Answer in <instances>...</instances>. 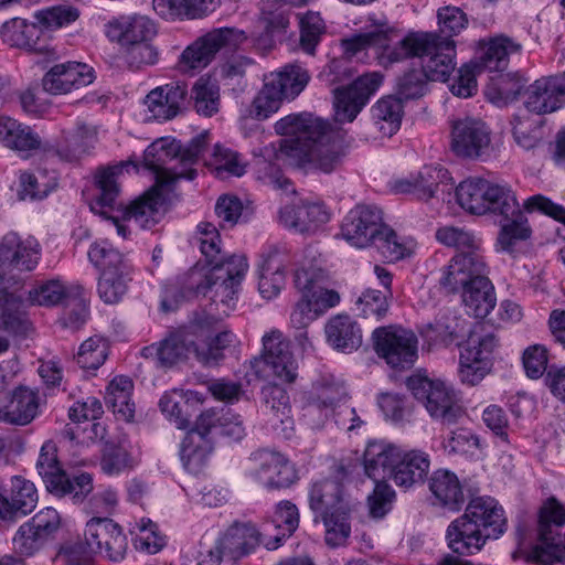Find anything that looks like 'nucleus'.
Masks as SVG:
<instances>
[{
    "label": "nucleus",
    "mask_w": 565,
    "mask_h": 565,
    "mask_svg": "<svg viewBox=\"0 0 565 565\" xmlns=\"http://www.w3.org/2000/svg\"><path fill=\"white\" fill-rule=\"evenodd\" d=\"M275 131L289 136L281 152L306 172L331 173L342 162L344 149L331 125L312 114H290L277 120Z\"/></svg>",
    "instance_id": "obj_1"
},
{
    "label": "nucleus",
    "mask_w": 565,
    "mask_h": 565,
    "mask_svg": "<svg viewBox=\"0 0 565 565\" xmlns=\"http://www.w3.org/2000/svg\"><path fill=\"white\" fill-rule=\"evenodd\" d=\"M130 166L137 169V164L132 160L98 169L95 174L98 194L90 203L92 212L110 223L117 234L125 239L130 235L127 221L134 220L141 228H151L159 223L164 214V198L162 195L164 186L154 184L129 205H125L119 200L120 188L117 178L125 168Z\"/></svg>",
    "instance_id": "obj_2"
},
{
    "label": "nucleus",
    "mask_w": 565,
    "mask_h": 565,
    "mask_svg": "<svg viewBox=\"0 0 565 565\" xmlns=\"http://www.w3.org/2000/svg\"><path fill=\"white\" fill-rule=\"evenodd\" d=\"M246 273L247 265L242 258L227 263V266H216L211 274L192 268L164 285L161 307L164 311H172L198 295H209L214 302L231 307L237 299Z\"/></svg>",
    "instance_id": "obj_3"
},
{
    "label": "nucleus",
    "mask_w": 565,
    "mask_h": 565,
    "mask_svg": "<svg viewBox=\"0 0 565 565\" xmlns=\"http://www.w3.org/2000/svg\"><path fill=\"white\" fill-rule=\"evenodd\" d=\"M507 531L503 508L492 497L472 498L462 515L446 530L447 546L457 555L479 553L489 540L499 539Z\"/></svg>",
    "instance_id": "obj_4"
},
{
    "label": "nucleus",
    "mask_w": 565,
    "mask_h": 565,
    "mask_svg": "<svg viewBox=\"0 0 565 565\" xmlns=\"http://www.w3.org/2000/svg\"><path fill=\"white\" fill-rule=\"evenodd\" d=\"M205 135L193 138L185 147L163 137L154 140L143 152V166L156 175V184L169 188L181 179L196 177L195 163L204 151Z\"/></svg>",
    "instance_id": "obj_5"
},
{
    "label": "nucleus",
    "mask_w": 565,
    "mask_h": 565,
    "mask_svg": "<svg viewBox=\"0 0 565 565\" xmlns=\"http://www.w3.org/2000/svg\"><path fill=\"white\" fill-rule=\"evenodd\" d=\"M456 43L438 32L411 31L398 40L392 60L396 63L418 57L426 79L447 82L456 70Z\"/></svg>",
    "instance_id": "obj_6"
},
{
    "label": "nucleus",
    "mask_w": 565,
    "mask_h": 565,
    "mask_svg": "<svg viewBox=\"0 0 565 565\" xmlns=\"http://www.w3.org/2000/svg\"><path fill=\"white\" fill-rule=\"evenodd\" d=\"M407 387L430 417L443 424H456L465 415L454 388L439 379L416 374L408 377Z\"/></svg>",
    "instance_id": "obj_7"
},
{
    "label": "nucleus",
    "mask_w": 565,
    "mask_h": 565,
    "mask_svg": "<svg viewBox=\"0 0 565 565\" xmlns=\"http://www.w3.org/2000/svg\"><path fill=\"white\" fill-rule=\"evenodd\" d=\"M565 505L550 498L540 510L539 544L532 550L533 558L542 565L565 561Z\"/></svg>",
    "instance_id": "obj_8"
},
{
    "label": "nucleus",
    "mask_w": 565,
    "mask_h": 565,
    "mask_svg": "<svg viewBox=\"0 0 565 565\" xmlns=\"http://www.w3.org/2000/svg\"><path fill=\"white\" fill-rule=\"evenodd\" d=\"M247 475L269 491L289 488L299 479L295 465L284 454L268 448L250 454Z\"/></svg>",
    "instance_id": "obj_9"
},
{
    "label": "nucleus",
    "mask_w": 565,
    "mask_h": 565,
    "mask_svg": "<svg viewBox=\"0 0 565 565\" xmlns=\"http://www.w3.org/2000/svg\"><path fill=\"white\" fill-rule=\"evenodd\" d=\"M375 352L393 369H411L418 358V339L399 326L379 327L372 334Z\"/></svg>",
    "instance_id": "obj_10"
},
{
    "label": "nucleus",
    "mask_w": 565,
    "mask_h": 565,
    "mask_svg": "<svg viewBox=\"0 0 565 565\" xmlns=\"http://www.w3.org/2000/svg\"><path fill=\"white\" fill-rule=\"evenodd\" d=\"M41 248L36 241L7 233L0 242V281L18 282L39 264Z\"/></svg>",
    "instance_id": "obj_11"
},
{
    "label": "nucleus",
    "mask_w": 565,
    "mask_h": 565,
    "mask_svg": "<svg viewBox=\"0 0 565 565\" xmlns=\"http://www.w3.org/2000/svg\"><path fill=\"white\" fill-rule=\"evenodd\" d=\"M383 83L380 72H370L359 76L347 87L333 89L334 118L338 122H352L372 95Z\"/></svg>",
    "instance_id": "obj_12"
},
{
    "label": "nucleus",
    "mask_w": 565,
    "mask_h": 565,
    "mask_svg": "<svg viewBox=\"0 0 565 565\" xmlns=\"http://www.w3.org/2000/svg\"><path fill=\"white\" fill-rule=\"evenodd\" d=\"M262 364L269 367L271 374L281 382L292 383L298 376V362L291 352L290 342L278 330L263 337L262 355L252 361V367L258 376H262Z\"/></svg>",
    "instance_id": "obj_13"
},
{
    "label": "nucleus",
    "mask_w": 565,
    "mask_h": 565,
    "mask_svg": "<svg viewBox=\"0 0 565 565\" xmlns=\"http://www.w3.org/2000/svg\"><path fill=\"white\" fill-rule=\"evenodd\" d=\"M86 548L83 554H99L113 562L121 561L127 551V537L109 518H92L85 526Z\"/></svg>",
    "instance_id": "obj_14"
},
{
    "label": "nucleus",
    "mask_w": 565,
    "mask_h": 565,
    "mask_svg": "<svg viewBox=\"0 0 565 565\" xmlns=\"http://www.w3.org/2000/svg\"><path fill=\"white\" fill-rule=\"evenodd\" d=\"M491 143V130L479 118L465 117L451 121L450 149L460 158L478 159Z\"/></svg>",
    "instance_id": "obj_15"
},
{
    "label": "nucleus",
    "mask_w": 565,
    "mask_h": 565,
    "mask_svg": "<svg viewBox=\"0 0 565 565\" xmlns=\"http://www.w3.org/2000/svg\"><path fill=\"white\" fill-rule=\"evenodd\" d=\"M383 225L382 212L379 207L358 204L343 218L341 236L351 246L366 248L376 239Z\"/></svg>",
    "instance_id": "obj_16"
},
{
    "label": "nucleus",
    "mask_w": 565,
    "mask_h": 565,
    "mask_svg": "<svg viewBox=\"0 0 565 565\" xmlns=\"http://www.w3.org/2000/svg\"><path fill=\"white\" fill-rule=\"evenodd\" d=\"M245 39L243 31L231 28L214 30L188 46L181 55V62L190 70L203 68L222 47L237 46Z\"/></svg>",
    "instance_id": "obj_17"
},
{
    "label": "nucleus",
    "mask_w": 565,
    "mask_h": 565,
    "mask_svg": "<svg viewBox=\"0 0 565 565\" xmlns=\"http://www.w3.org/2000/svg\"><path fill=\"white\" fill-rule=\"evenodd\" d=\"M331 218L329 209L322 201L299 200L287 204L279 211L282 226L301 234H313Z\"/></svg>",
    "instance_id": "obj_18"
},
{
    "label": "nucleus",
    "mask_w": 565,
    "mask_h": 565,
    "mask_svg": "<svg viewBox=\"0 0 565 565\" xmlns=\"http://www.w3.org/2000/svg\"><path fill=\"white\" fill-rule=\"evenodd\" d=\"M398 40L397 33L388 26H382L372 32L360 33L343 40L344 57L349 60L358 52L366 47H372L379 64L387 67L396 63V60H392V56L393 53L398 50Z\"/></svg>",
    "instance_id": "obj_19"
},
{
    "label": "nucleus",
    "mask_w": 565,
    "mask_h": 565,
    "mask_svg": "<svg viewBox=\"0 0 565 565\" xmlns=\"http://www.w3.org/2000/svg\"><path fill=\"white\" fill-rule=\"evenodd\" d=\"M195 327H183L173 330L159 343L143 349L145 356H153L164 367L173 366L188 359L195 349Z\"/></svg>",
    "instance_id": "obj_20"
},
{
    "label": "nucleus",
    "mask_w": 565,
    "mask_h": 565,
    "mask_svg": "<svg viewBox=\"0 0 565 565\" xmlns=\"http://www.w3.org/2000/svg\"><path fill=\"white\" fill-rule=\"evenodd\" d=\"M525 108L537 115L551 114L565 105V73L536 79L525 92Z\"/></svg>",
    "instance_id": "obj_21"
},
{
    "label": "nucleus",
    "mask_w": 565,
    "mask_h": 565,
    "mask_svg": "<svg viewBox=\"0 0 565 565\" xmlns=\"http://www.w3.org/2000/svg\"><path fill=\"white\" fill-rule=\"evenodd\" d=\"M95 79L93 67L79 62L56 64L43 77V88L53 95L68 94L92 84Z\"/></svg>",
    "instance_id": "obj_22"
},
{
    "label": "nucleus",
    "mask_w": 565,
    "mask_h": 565,
    "mask_svg": "<svg viewBox=\"0 0 565 565\" xmlns=\"http://www.w3.org/2000/svg\"><path fill=\"white\" fill-rule=\"evenodd\" d=\"M260 408L273 429L279 430L289 438L294 430L290 398L287 391L274 383L263 386L260 392Z\"/></svg>",
    "instance_id": "obj_23"
},
{
    "label": "nucleus",
    "mask_w": 565,
    "mask_h": 565,
    "mask_svg": "<svg viewBox=\"0 0 565 565\" xmlns=\"http://www.w3.org/2000/svg\"><path fill=\"white\" fill-rule=\"evenodd\" d=\"M188 87L184 83H170L152 89L145 98L150 119L166 121L178 116L186 105Z\"/></svg>",
    "instance_id": "obj_24"
},
{
    "label": "nucleus",
    "mask_w": 565,
    "mask_h": 565,
    "mask_svg": "<svg viewBox=\"0 0 565 565\" xmlns=\"http://www.w3.org/2000/svg\"><path fill=\"white\" fill-rule=\"evenodd\" d=\"M451 181L452 178L443 166L427 164L416 174L395 181L393 190L396 193L413 194L422 201H429L436 196L440 184Z\"/></svg>",
    "instance_id": "obj_25"
},
{
    "label": "nucleus",
    "mask_w": 565,
    "mask_h": 565,
    "mask_svg": "<svg viewBox=\"0 0 565 565\" xmlns=\"http://www.w3.org/2000/svg\"><path fill=\"white\" fill-rule=\"evenodd\" d=\"M289 256L285 248L271 246L263 254L259 267L258 290L263 298L277 297L286 281Z\"/></svg>",
    "instance_id": "obj_26"
},
{
    "label": "nucleus",
    "mask_w": 565,
    "mask_h": 565,
    "mask_svg": "<svg viewBox=\"0 0 565 565\" xmlns=\"http://www.w3.org/2000/svg\"><path fill=\"white\" fill-rule=\"evenodd\" d=\"M481 273H487L483 256L455 255L441 269L439 285L446 292L456 294Z\"/></svg>",
    "instance_id": "obj_27"
},
{
    "label": "nucleus",
    "mask_w": 565,
    "mask_h": 565,
    "mask_svg": "<svg viewBox=\"0 0 565 565\" xmlns=\"http://www.w3.org/2000/svg\"><path fill=\"white\" fill-rule=\"evenodd\" d=\"M401 447L387 440H371L363 454L365 475L374 481H386L392 478Z\"/></svg>",
    "instance_id": "obj_28"
},
{
    "label": "nucleus",
    "mask_w": 565,
    "mask_h": 565,
    "mask_svg": "<svg viewBox=\"0 0 565 565\" xmlns=\"http://www.w3.org/2000/svg\"><path fill=\"white\" fill-rule=\"evenodd\" d=\"M97 137L98 130L95 126L77 120L73 128L62 131L56 153L64 161H78L94 148Z\"/></svg>",
    "instance_id": "obj_29"
},
{
    "label": "nucleus",
    "mask_w": 565,
    "mask_h": 565,
    "mask_svg": "<svg viewBox=\"0 0 565 565\" xmlns=\"http://www.w3.org/2000/svg\"><path fill=\"white\" fill-rule=\"evenodd\" d=\"M157 33L154 23L145 15H121L107 24V35L122 46L150 41Z\"/></svg>",
    "instance_id": "obj_30"
},
{
    "label": "nucleus",
    "mask_w": 565,
    "mask_h": 565,
    "mask_svg": "<svg viewBox=\"0 0 565 565\" xmlns=\"http://www.w3.org/2000/svg\"><path fill=\"white\" fill-rule=\"evenodd\" d=\"M429 457L420 450L405 451L401 448L399 458L393 469L392 480L404 489L423 483L429 471Z\"/></svg>",
    "instance_id": "obj_31"
},
{
    "label": "nucleus",
    "mask_w": 565,
    "mask_h": 565,
    "mask_svg": "<svg viewBox=\"0 0 565 565\" xmlns=\"http://www.w3.org/2000/svg\"><path fill=\"white\" fill-rule=\"evenodd\" d=\"M260 534L252 523H233L217 540L225 557L237 561L252 553L258 545Z\"/></svg>",
    "instance_id": "obj_32"
},
{
    "label": "nucleus",
    "mask_w": 565,
    "mask_h": 565,
    "mask_svg": "<svg viewBox=\"0 0 565 565\" xmlns=\"http://www.w3.org/2000/svg\"><path fill=\"white\" fill-rule=\"evenodd\" d=\"M328 343L337 351L351 353L362 344V330L348 315H337L326 324Z\"/></svg>",
    "instance_id": "obj_33"
},
{
    "label": "nucleus",
    "mask_w": 565,
    "mask_h": 565,
    "mask_svg": "<svg viewBox=\"0 0 565 565\" xmlns=\"http://www.w3.org/2000/svg\"><path fill=\"white\" fill-rule=\"evenodd\" d=\"M193 242L205 256L207 263L211 265V268L206 274H211L216 266H227V263L235 262L241 258L248 266L247 259L244 255L225 256L222 253L221 235L216 226L212 223H199Z\"/></svg>",
    "instance_id": "obj_34"
},
{
    "label": "nucleus",
    "mask_w": 565,
    "mask_h": 565,
    "mask_svg": "<svg viewBox=\"0 0 565 565\" xmlns=\"http://www.w3.org/2000/svg\"><path fill=\"white\" fill-rule=\"evenodd\" d=\"M462 301L475 318H486L495 306L494 288L488 278V271L477 275L472 281L461 290Z\"/></svg>",
    "instance_id": "obj_35"
},
{
    "label": "nucleus",
    "mask_w": 565,
    "mask_h": 565,
    "mask_svg": "<svg viewBox=\"0 0 565 565\" xmlns=\"http://www.w3.org/2000/svg\"><path fill=\"white\" fill-rule=\"evenodd\" d=\"M38 409V392L21 386L13 391L11 399L0 407V420L14 425H26L35 418Z\"/></svg>",
    "instance_id": "obj_36"
},
{
    "label": "nucleus",
    "mask_w": 565,
    "mask_h": 565,
    "mask_svg": "<svg viewBox=\"0 0 565 565\" xmlns=\"http://www.w3.org/2000/svg\"><path fill=\"white\" fill-rule=\"evenodd\" d=\"M308 499L310 509L320 516L348 509L342 500V486L335 480L313 482Z\"/></svg>",
    "instance_id": "obj_37"
},
{
    "label": "nucleus",
    "mask_w": 565,
    "mask_h": 565,
    "mask_svg": "<svg viewBox=\"0 0 565 565\" xmlns=\"http://www.w3.org/2000/svg\"><path fill=\"white\" fill-rule=\"evenodd\" d=\"M36 502L38 492L34 484L21 477H13L11 502L0 494V518L11 520L17 513H30Z\"/></svg>",
    "instance_id": "obj_38"
},
{
    "label": "nucleus",
    "mask_w": 565,
    "mask_h": 565,
    "mask_svg": "<svg viewBox=\"0 0 565 565\" xmlns=\"http://www.w3.org/2000/svg\"><path fill=\"white\" fill-rule=\"evenodd\" d=\"M429 489L438 503L449 510H459L465 497L458 477L448 470H437L429 480Z\"/></svg>",
    "instance_id": "obj_39"
},
{
    "label": "nucleus",
    "mask_w": 565,
    "mask_h": 565,
    "mask_svg": "<svg viewBox=\"0 0 565 565\" xmlns=\"http://www.w3.org/2000/svg\"><path fill=\"white\" fill-rule=\"evenodd\" d=\"M403 115V104L394 96L379 99L371 108L373 125L383 137H392L399 130Z\"/></svg>",
    "instance_id": "obj_40"
},
{
    "label": "nucleus",
    "mask_w": 565,
    "mask_h": 565,
    "mask_svg": "<svg viewBox=\"0 0 565 565\" xmlns=\"http://www.w3.org/2000/svg\"><path fill=\"white\" fill-rule=\"evenodd\" d=\"M212 451L213 441L211 438L201 437L196 433H188L180 449L184 469L193 475L200 473L206 467Z\"/></svg>",
    "instance_id": "obj_41"
},
{
    "label": "nucleus",
    "mask_w": 565,
    "mask_h": 565,
    "mask_svg": "<svg viewBox=\"0 0 565 565\" xmlns=\"http://www.w3.org/2000/svg\"><path fill=\"white\" fill-rule=\"evenodd\" d=\"M284 99L296 98L308 85L310 75L298 64H288L281 70L266 74Z\"/></svg>",
    "instance_id": "obj_42"
},
{
    "label": "nucleus",
    "mask_w": 565,
    "mask_h": 565,
    "mask_svg": "<svg viewBox=\"0 0 565 565\" xmlns=\"http://www.w3.org/2000/svg\"><path fill=\"white\" fill-rule=\"evenodd\" d=\"M196 401L202 403L198 392L174 388L163 394L159 406L161 412L172 422L177 428L185 429L190 424V414L186 411L188 403Z\"/></svg>",
    "instance_id": "obj_43"
},
{
    "label": "nucleus",
    "mask_w": 565,
    "mask_h": 565,
    "mask_svg": "<svg viewBox=\"0 0 565 565\" xmlns=\"http://www.w3.org/2000/svg\"><path fill=\"white\" fill-rule=\"evenodd\" d=\"M521 49L520 43L507 35L493 36L484 44L479 65L489 71H503L508 66L510 55L519 53Z\"/></svg>",
    "instance_id": "obj_44"
},
{
    "label": "nucleus",
    "mask_w": 565,
    "mask_h": 565,
    "mask_svg": "<svg viewBox=\"0 0 565 565\" xmlns=\"http://www.w3.org/2000/svg\"><path fill=\"white\" fill-rule=\"evenodd\" d=\"M388 262H398L411 257L417 243L409 236H401L386 225H383L373 244Z\"/></svg>",
    "instance_id": "obj_45"
},
{
    "label": "nucleus",
    "mask_w": 565,
    "mask_h": 565,
    "mask_svg": "<svg viewBox=\"0 0 565 565\" xmlns=\"http://www.w3.org/2000/svg\"><path fill=\"white\" fill-rule=\"evenodd\" d=\"M313 394L307 408L308 414L320 413L327 418L335 413L337 404L347 396V391L341 383L322 380L315 385Z\"/></svg>",
    "instance_id": "obj_46"
},
{
    "label": "nucleus",
    "mask_w": 565,
    "mask_h": 565,
    "mask_svg": "<svg viewBox=\"0 0 565 565\" xmlns=\"http://www.w3.org/2000/svg\"><path fill=\"white\" fill-rule=\"evenodd\" d=\"M132 381L127 376H116L107 386L105 402L115 414L130 422L135 414V404L131 402Z\"/></svg>",
    "instance_id": "obj_47"
},
{
    "label": "nucleus",
    "mask_w": 565,
    "mask_h": 565,
    "mask_svg": "<svg viewBox=\"0 0 565 565\" xmlns=\"http://www.w3.org/2000/svg\"><path fill=\"white\" fill-rule=\"evenodd\" d=\"M487 185L488 180L481 178L467 179L456 188L458 204L472 214L487 213Z\"/></svg>",
    "instance_id": "obj_48"
},
{
    "label": "nucleus",
    "mask_w": 565,
    "mask_h": 565,
    "mask_svg": "<svg viewBox=\"0 0 565 565\" xmlns=\"http://www.w3.org/2000/svg\"><path fill=\"white\" fill-rule=\"evenodd\" d=\"M435 236L440 244L456 248V255L482 256L481 241L463 227L443 226L436 231Z\"/></svg>",
    "instance_id": "obj_49"
},
{
    "label": "nucleus",
    "mask_w": 565,
    "mask_h": 565,
    "mask_svg": "<svg viewBox=\"0 0 565 565\" xmlns=\"http://www.w3.org/2000/svg\"><path fill=\"white\" fill-rule=\"evenodd\" d=\"M497 238L498 249L505 253H513L518 243L530 238L532 230L522 210L511 217H503Z\"/></svg>",
    "instance_id": "obj_50"
},
{
    "label": "nucleus",
    "mask_w": 565,
    "mask_h": 565,
    "mask_svg": "<svg viewBox=\"0 0 565 565\" xmlns=\"http://www.w3.org/2000/svg\"><path fill=\"white\" fill-rule=\"evenodd\" d=\"M0 35L2 41L10 46L32 50L39 38V29L34 23H29L24 19L13 18L2 24Z\"/></svg>",
    "instance_id": "obj_51"
},
{
    "label": "nucleus",
    "mask_w": 565,
    "mask_h": 565,
    "mask_svg": "<svg viewBox=\"0 0 565 565\" xmlns=\"http://www.w3.org/2000/svg\"><path fill=\"white\" fill-rule=\"evenodd\" d=\"M487 212L511 217L521 210L515 193L507 183H497L488 180Z\"/></svg>",
    "instance_id": "obj_52"
},
{
    "label": "nucleus",
    "mask_w": 565,
    "mask_h": 565,
    "mask_svg": "<svg viewBox=\"0 0 565 565\" xmlns=\"http://www.w3.org/2000/svg\"><path fill=\"white\" fill-rule=\"evenodd\" d=\"M212 6L213 0H153L154 10L164 18H201Z\"/></svg>",
    "instance_id": "obj_53"
},
{
    "label": "nucleus",
    "mask_w": 565,
    "mask_h": 565,
    "mask_svg": "<svg viewBox=\"0 0 565 565\" xmlns=\"http://www.w3.org/2000/svg\"><path fill=\"white\" fill-rule=\"evenodd\" d=\"M465 328L466 320L451 313H443L435 319L434 323L426 326L424 335L431 341L449 345L462 337Z\"/></svg>",
    "instance_id": "obj_54"
},
{
    "label": "nucleus",
    "mask_w": 565,
    "mask_h": 565,
    "mask_svg": "<svg viewBox=\"0 0 565 565\" xmlns=\"http://www.w3.org/2000/svg\"><path fill=\"white\" fill-rule=\"evenodd\" d=\"M89 262L100 271L124 270L131 267L129 260L107 241L95 242L88 249Z\"/></svg>",
    "instance_id": "obj_55"
},
{
    "label": "nucleus",
    "mask_w": 565,
    "mask_h": 565,
    "mask_svg": "<svg viewBox=\"0 0 565 565\" xmlns=\"http://www.w3.org/2000/svg\"><path fill=\"white\" fill-rule=\"evenodd\" d=\"M194 109L201 116L211 117L220 109V88L215 81L200 77L192 87Z\"/></svg>",
    "instance_id": "obj_56"
},
{
    "label": "nucleus",
    "mask_w": 565,
    "mask_h": 565,
    "mask_svg": "<svg viewBox=\"0 0 565 565\" xmlns=\"http://www.w3.org/2000/svg\"><path fill=\"white\" fill-rule=\"evenodd\" d=\"M3 291L9 296L20 299L24 303L25 320H28V305L52 307L58 305L67 296L66 287L60 280L55 279L42 282L32 288L28 294L26 300H23L21 297L13 294H9L6 290Z\"/></svg>",
    "instance_id": "obj_57"
},
{
    "label": "nucleus",
    "mask_w": 565,
    "mask_h": 565,
    "mask_svg": "<svg viewBox=\"0 0 565 565\" xmlns=\"http://www.w3.org/2000/svg\"><path fill=\"white\" fill-rule=\"evenodd\" d=\"M132 267L124 270L106 271L99 275L98 295L105 303H116L127 292L128 282L131 280Z\"/></svg>",
    "instance_id": "obj_58"
},
{
    "label": "nucleus",
    "mask_w": 565,
    "mask_h": 565,
    "mask_svg": "<svg viewBox=\"0 0 565 565\" xmlns=\"http://www.w3.org/2000/svg\"><path fill=\"white\" fill-rule=\"evenodd\" d=\"M264 84L257 95L254 97L250 107L249 116L256 120H265L273 114L277 113L285 100L278 93L276 87L271 85L266 75L263 79Z\"/></svg>",
    "instance_id": "obj_59"
},
{
    "label": "nucleus",
    "mask_w": 565,
    "mask_h": 565,
    "mask_svg": "<svg viewBox=\"0 0 565 565\" xmlns=\"http://www.w3.org/2000/svg\"><path fill=\"white\" fill-rule=\"evenodd\" d=\"M495 345L497 339L494 334L488 333L480 335L472 333L460 350L459 361L477 363L480 361V363H491V354Z\"/></svg>",
    "instance_id": "obj_60"
},
{
    "label": "nucleus",
    "mask_w": 565,
    "mask_h": 565,
    "mask_svg": "<svg viewBox=\"0 0 565 565\" xmlns=\"http://www.w3.org/2000/svg\"><path fill=\"white\" fill-rule=\"evenodd\" d=\"M235 340L236 337L232 331L224 330L209 339L203 345H196L194 349L195 358L203 365H216L224 358V351L228 349Z\"/></svg>",
    "instance_id": "obj_61"
},
{
    "label": "nucleus",
    "mask_w": 565,
    "mask_h": 565,
    "mask_svg": "<svg viewBox=\"0 0 565 565\" xmlns=\"http://www.w3.org/2000/svg\"><path fill=\"white\" fill-rule=\"evenodd\" d=\"M108 351V341L102 337L95 335L88 338L81 344L76 361L84 370H97L105 363Z\"/></svg>",
    "instance_id": "obj_62"
},
{
    "label": "nucleus",
    "mask_w": 565,
    "mask_h": 565,
    "mask_svg": "<svg viewBox=\"0 0 565 565\" xmlns=\"http://www.w3.org/2000/svg\"><path fill=\"white\" fill-rule=\"evenodd\" d=\"M135 465L127 447L122 444L107 443L103 450L100 468L106 475L113 476L132 468Z\"/></svg>",
    "instance_id": "obj_63"
},
{
    "label": "nucleus",
    "mask_w": 565,
    "mask_h": 565,
    "mask_svg": "<svg viewBox=\"0 0 565 565\" xmlns=\"http://www.w3.org/2000/svg\"><path fill=\"white\" fill-rule=\"evenodd\" d=\"M520 90L521 85L518 81L508 75H500L487 85L484 95L492 104L503 106L516 99Z\"/></svg>",
    "instance_id": "obj_64"
}]
</instances>
